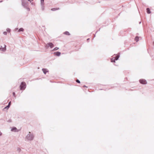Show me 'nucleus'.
I'll return each instance as SVG.
<instances>
[{
    "instance_id": "nucleus-1",
    "label": "nucleus",
    "mask_w": 154,
    "mask_h": 154,
    "mask_svg": "<svg viewBox=\"0 0 154 154\" xmlns=\"http://www.w3.org/2000/svg\"><path fill=\"white\" fill-rule=\"evenodd\" d=\"M34 138V136L33 134L30 132H29L25 137V139L28 141H32L33 140Z\"/></svg>"
},
{
    "instance_id": "nucleus-2",
    "label": "nucleus",
    "mask_w": 154,
    "mask_h": 154,
    "mask_svg": "<svg viewBox=\"0 0 154 154\" xmlns=\"http://www.w3.org/2000/svg\"><path fill=\"white\" fill-rule=\"evenodd\" d=\"M20 90H24L26 87V85L25 82H22L20 84Z\"/></svg>"
},
{
    "instance_id": "nucleus-3",
    "label": "nucleus",
    "mask_w": 154,
    "mask_h": 154,
    "mask_svg": "<svg viewBox=\"0 0 154 154\" xmlns=\"http://www.w3.org/2000/svg\"><path fill=\"white\" fill-rule=\"evenodd\" d=\"M22 6L24 8L26 7V6H28V3L26 0H22Z\"/></svg>"
},
{
    "instance_id": "nucleus-4",
    "label": "nucleus",
    "mask_w": 154,
    "mask_h": 154,
    "mask_svg": "<svg viewBox=\"0 0 154 154\" xmlns=\"http://www.w3.org/2000/svg\"><path fill=\"white\" fill-rule=\"evenodd\" d=\"M54 46V45L51 42H49L46 45V47L47 48H48L50 47V48H52Z\"/></svg>"
},
{
    "instance_id": "nucleus-5",
    "label": "nucleus",
    "mask_w": 154,
    "mask_h": 154,
    "mask_svg": "<svg viewBox=\"0 0 154 154\" xmlns=\"http://www.w3.org/2000/svg\"><path fill=\"white\" fill-rule=\"evenodd\" d=\"M140 82L142 84H147L146 81L144 79H140L139 80Z\"/></svg>"
},
{
    "instance_id": "nucleus-6",
    "label": "nucleus",
    "mask_w": 154,
    "mask_h": 154,
    "mask_svg": "<svg viewBox=\"0 0 154 154\" xmlns=\"http://www.w3.org/2000/svg\"><path fill=\"white\" fill-rule=\"evenodd\" d=\"M4 47H2V46H1L0 47V50L2 51H5L6 50V45H4Z\"/></svg>"
},
{
    "instance_id": "nucleus-7",
    "label": "nucleus",
    "mask_w": 154,
    "mask_h": 154,
    "mask_svg": "<svg viewBox=\"0 0 154 154\" xmlns=\"http://www.w3.org/2000/svg\"><path fill=\"white\" fill-rule=\"evenodd\" d=\"M12 131H14V132H18V131L17 130V128L15 127H13L11 130Z\"/></svg>"
},
{
    "instance_id": "nucleus-8",
    "label": "nucleus",
    "mask_w": 154,
    "mask_h": 154,
    "mask_svg": "<svg viewBox=\"0 0 154 154\" xmlns=\"http://www.w3.org/2000/svg\"><path fill=\"white\" fill-rule=\"evenodd\" d=\"M119 56H120L118 54L117 55V56L116 57H114V62H115V60H117L119 58Z\"/></svg>"
},
{
    "instance_id": "nucleus-9",
    "label": "nucleus",
    "mask_w": 154,
    "mask_h": 154,
    "mask_svg": "<svg viewBox=\"0 0 154 154\" xmlns=\"http://www.w3.org/2000/svg\"><path fill=\"white\" fill-rule=\"evenodd\" d=\"M54 54H55V55L57 56H59L61 54V53L59 51H57L56 52H55L54 53Z\"/></svg>"
},
{
    "instance_id": "nucleus-10",
    "label": "nucleus",
    "mask_w": 154,
    "mask_h": 154,
    "mask_svg": "<svg viewBox=\"0 0 154 154\" xmlns=\"http://www.w3.org/2000/svg\"><path fill=\"white\" fill-rule=\"evenodd\" d=\"M146 10V12L148 14H149L151 13V11H150V9L149 8H147Z\"/></svg>"
},
{
    "instance_id": "nucleus-11",
    "label": "nucleus",
    "mask_w": 154,
    "mask_h": 154,
    "mask_svg": "<svg viewBox=\"0 0 154 154\" xmlns=\"http://www.w3.org/2000/svg\"><path fill=\"white\" fill-rule=\"evenodd\" d=\"M42 70L43 71V72L45 74H46V72H48V71L47 70V69H42Z\"/></svg>"
},
{
    "instance_id": "nucleus-12",
    "label": "nucleus",
    "mask_w": 154,
    "mask_h": 154,
    "mask_svg": "<svg viewBox=\"0 0 154 154\" xmlns=\"http://www.w3.org/2000/svg\"><path fill=\"white\" fill-rule=\"evenodd\" d=\"M59 9V8H54L51 9V11H55L56 10H58Z\"/></svg>"
},
{
    "instance_id": "nucleus-13",
    "label": "nucleus",
    "mask_w": 154,
    "mask_h": 154,
    "mask_svg": "<svg viewBox=\"0 0 154 154\" xmlns=\"http://www.w3.org/2000/svg\"><path fill=\"white\" fill-rule=\"evenodd\" d=\"M23 31H24V29L22 28H20V29H19V30H18V32H23Z\"/></svg>"
},
{
    "instance_id": "nucleus-14",
    "label": "nucleus",
    "mask_w": 154,
    "mask_h": 154,
    "mask_svg": "<svg viewBox=\"0 0 154 154\" xmlns=\"http://www.w3.org/2000/svg\"><path fill=\"white\" fill-rule=\"evenodd\" d=\"M64 34L67 35H70V34L69 33L68 31H66L64 33Z\"/></svg>"
},
{
    "instance_id": "nucleus-15",
    "label": "nucleus",
    "mask_w": 154,
    "mask_h": 154,
    "mask_svg": "<svg viewBox=\"0 0 154 154\" xmlns=\"http://www.w3.org/2000/svg\"><path fill=\"white\" fill-rule=\"evenodd\" d=\"M139 37L138 36H136L135 38V40L136 42H137L139 41Z\"/></svg>"
},
{
    "instance_id": "nucleus-16",
    "label": "nucleus",
    "mask_w": 154,
    "mask_h": 154,
    "mask_svg": "<svg viewBox=\"0 0 154 154\" xmlns=\"http://www.w3.org/2000/svg\"><path fill=\"white\" fill-rule=\"evenodd\" d=\"M24 8L27 9L28 11H29L30 10V9L29 7H28V6H26V7H25Z\"/></svg>"
},
{
    "instance_id": "nucleus-17",
    "label": "nucleus",
    "mask_w": 154,
    "mask_h": 154,
    "mask_svg": "<svg viewBox=\"0 0 154 154\" xmlns=\"http://www.w3.org/2000/svg\"><path fill=\"white\" fill-rule=\"evenodd\" d=\"M41 5V8H42V10H43L44 9V4H43L42 5Z\"/></svg>"
},
{
    "instance_id": "nucleus-18",
    "label": "nucleus",
    "mask_w": 154,
    "mask_h": 154,
    "mask_svg": "<svg viewBox=\"0 0 154 154\" xmlns=\"http://www.w3.org/2000/svg\"><path fill=\"white\" fill-rule=\"evenodd\" d=\"M6 31H7V32H11V30L9 28H7L6 29Z\"/></svg>"
},
{
    "instance_id": "nucleus-19",
    "label": "nucleus",
    "mask_w": 154,
    "mask_h": 154,
    "mask_svg": "<svg viewBox=\"0 0 154 154\" xmlns=\"http://www.w3.org/2000/svg\"><path fill=\"white\" fill-rule=\"evenodd\" d=\"M59 48L57 47H56L54 49H53V50L54 51H56V50H58L59 49Z\"/></svg>"
},
{
    "instance_id": "nucleus-20",
    "label": "nucleus",
    "mask_w": 154,
    "mask_h": 154,
    "mask_svg": "<svg viewBox=\"0 0 154 154\" xmlns=\"http://www.w3.org/2000/svg\"><path fill=\"white\" fill-rule=\"evenodd\" d=\"M44 0H41V5H42L43 4H44Z\"/></svg>"
},
{
    "instance_id": "nucleus-21",
    "label": "nucleus",
    "mask_w": 154,
    "mask_h": 154,
    "mask_svg": "<svg viewBox=\"0 0 154 154\" xmlns=\"http://www.w3.org/2000/svg\"><path fill=\"white\" fill-rule=\"evenodd\" d=\"M10 107V106H8V105L6 106L5 108L4 109H8Z\"/></svg>"
},
{
    "instance_id": "nucleus-22",
    "label": "nucleus",
    "mask_w": 154,
    "mask_h": 154,
    "mask_svg": "<svg viewBox=\"0 0 154 154\" xmlns=\"http://www.w3.org/2000/svg\"><path fill=\"white\" fill-rule=\"evenodd\" d=\"M76 82H77V83H80V81L78 80V79H77L76 81Z\"/></svg>"
},
{
    "instance_id": "nucleus-23",
    "label": "nucleus",
    "mask_w": 154,
    "mask_h": 154,
    "mask_svg": "<svg viewBox=\"0 0 154 154\" xmlns=\"http://www.w3.org/2000/svg\"><path fill=\"white\" fill-rule=\"evenodd\" d=\"M111 61L112 62H114V58H113L112 59H111Z\"/></svg>"
},
{
    "instance_id": "nucleus-24",
    "label": "nucleus",
    "mask_w": 154,
    "mask_h": 154,
    "mask_svg": "<svg viewBox=\"0 0 154 154\" xmlns=\"http://www.w3.org/2000/svg\"><path fill=\"white\" fill-rule=\"evenodd\" d=\"M13 95L14 96V97H16L15 93L14 92H13Z\"/></svg>"
},
{
    "instance_id": "nucleus-25",
    "label": "nucleus",
    "mask_w": 154,
    "mask_h": 154,
    "mask_svg": "<svg viewBox=\"0 0 154 154\" xmlns=\"http://www.w3.org/2000/svg\"><path fill=\"white\" fill-rule=\"evenodd\" d=\"M11 101H10L8 103V105L10 107V105H11Z\"/></svg>"
},
{
    "instance_id": "nucleus-26",
    "label": "nucleus",
    "mask_w": 154,
    "mask_h": 154,
    "mask_svg": "<svg viewBox=\"0 0 154 154\" xmlns=\"http://www.w3.org/2000/svg\"><path fill=\"white\" fill-rule=\"evenodd\" d=\"M3 33L5 35H6L7 34V32H4Z\"/></svg>"
},
{
    "instance_id": "nucleus-27",
    "label": "nucleus",
    "mask_w": 154,
    "mask_h": 154,
    "mask_svg": "<svg viewBox=\"0 0 154 154\" xmlns=\"http://www.w3.org/2000/svg\"><path fill=\"white\" fill-rule=\"evenodd\" d=\"M8 122H11V120H8Z\"/></svg>"
},
{
    "instance_id": "nucleus-28",
    "label": "nucleus",
    "mask_w": 154,
    "mask_h": 154,
    "mask_svg": "<svg viewBox=\"0 0 154 154\" xmlns=\"http://www.w3.org/2000/svg\"><path fill=\"white\" fill-rule=\"evenodd\" d=\"M83 87H87H87L85 85H83Z\"/></svg>"
},
{
    "instance_id": "nucleus-29",
    "label": "nucleus",
    "mask_w": 154,
    "mask_h": 154,
    "mask_svg": "<svg viewBox=\"0 0 154 154\" xmlns=\"http://www.w3.org/2000/svg\"><path fill=\"white\" fill-rule=\"evenodd\" d=\"M18 29V28H16L15 29V30H17V29Z\"/></svg>"
},
{
    "instance_id": "nucleus-30",
    "label": "nucleus",
    "mask_w": 154,
    "mask_h": 154,
    "mask_svg": "<svg viewBox=\"0 0 154 154\" xmlns=\"http://www.w3.org/2000/svg\"><path fill=\"white\" fill-rule=\"evenodd\" d=\"M141 23V22H140H140H139V23L140 24V23Z\"/></svg>"
},
{
    "instance_id": "nucleus-31",
    "label": "nucleus",
    "mask_w": 154,
    "mask_h": 154,
    "mask_svg": "<svg viewBox=\"0 0 154 154\" xmlns=\"http://www.w3.org/2000/svg\"><path fill=\"white\" fill-rule=\"evenodd\" d=\"M89 38H88L87 39V40H89Z\"/></svg>"
},
{
    "instance_id": "nucleus-32",
    "label": "nucleus",
    "mask_w": 154,
    "mask_h": 154,
    "mask_svg": "<svg viewBox=\"0 0 154 154\" xmlns=\"http://www.w3.org/2000/svg\"><path fill=\"white\" fill-rule=\"evenodd\" d=\"M2 2V1H0V3Z\"/></svg>"
},
{
    "instance_id": "nucleus-33",
    "label": "nucleus",
    "mask_w": 154,
    "mask_h": 154,
    "mask_svg": "<svg viewBox=\"0 0 154 154\" xmlns=\"http://www.w3.org/2000/svg\"><path fill=\"white\" fill-rule=\"evenodd\" d=\"M95 35H94V37H95Z\"/></svg>"
}]
</instances>
